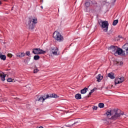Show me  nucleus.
<instances>
[{"label": "nucleus", "instance_id": "393cba45", "mask_svg": "<svg viewBox=\"0 0 128 128\" xmlns=\"http://www.w3.org/2000/svg\"><path fill=\"white\" fill-rule=\"evenodd\" d=\"M26 56H30V52L26 51Z\"/></svg>", "mask_w": 128, "mask_h": 128}, {"label": "nucleus", "instance_id": "aec40b11", "mask_svg": "<svg viewBox=\"0 0 128 128\" xmlns=\"http://www.w3.org/2000/svg\"><path fill=\"white\" fill-rule=\"evenodd\" d=\"M98 108H104V103H99Z\"/></svg>", "mask_w": 128, "mask_h": 128}, {"label": "nucleus", "instance_id": "473e14b6", "mask_svg": "<svg viewBox=\"0 0 128 128\" xmlns=\"http://www.w3.org/2000/svg\"><path fill=\"white\" fill-rule=\"evenodd\" d=\"M92 93L90 92V93H89V94H88V96H92Z\"/></svg>", "mask_w": 128, "mask_h": 128}, {"label": "nucleus", "instance_id": "4468645a", "mask_svg": "<svg viewBox=\"0 0 128 128\" xmlns=\"http://www.w3.org/2000/svg\"><path fill=\"white\" fill-rule=\"evenodd\" d=\"M86 92H88V88H84L80 90V94H84L86 93Z\"/></svg>", "mask_w": 128, "mask_h": 128}, {"label": "nucleus", "instance_id": "f704fd0d", "mask_svg": "<svg viewBox=\"0 0 128 128\" xmlns=\"http://www.w3.org/2000/svg\"><path fill=\"white\" fill-rule=\"evenodd\" d=\"M0 4H2V2H0Z\"/></svg>", "mask_w": 128, "mask_h": 128}, {"label": "nucleus", "instance_id": "a878e982", "mask_svg": "<svg viewBox=\"0 0 128 128\" xmlns=\"http://www.w3.org/2000/svg\"><path fill=\"white\" fill-rule=\"evenodd\" d=\"M7 82H12V78H8L7 80Z\"/></svg>", "mask_w": 128, "mask_h": 128}, {"label": "nucleus", "instance_id": "6ab92c4d", "mask_svg": "<svg viewBox=\"0 0 128 128\" xmlns=\"http://www.w3.org/2000/svg\"><path fill=\"white\" fill-rule=\"evenodd\" d=\"M116 64H117V66H122V64H124V62H122V61H116Z\"/></svg>", "mask_w": 128, "mask_h": 128}, {"label": "nucleus", "instance_id": "a211bd4d", "mask_svg": "<svg viewBox=\"0 0 128 128\" xmlns=\"http://www.w3.org/2000/svg\"><path fill=\"white\" fill-rule=\"evenodd\" d=\"M6 75L5 74L4 75H2V74H1V76H0V78L2 82H4V80H6Z\"/></svg>", "mask_w": 128, "mask_h": 128}, {"label": "nucleus", "instance_id": "4be33fe9", "mask_svg": "<svg viewBox=\"0 0 128 128\" xmlns=\"http://www.w3.org/2000/svg\"><path fill=\"white\" fill-rule=\"evenodd\" d=\"M102 22H104V21L100 19L98 20V24H100V26H102Z\"/></svg>", "mask_w": 128, "mask_h": 128}, {"label": "nucleus", "instance_id": "72a5a7b5", "mask_svg": "<svg viewBox=\"0 0 128 128\" xmlns=\"http://www.w3.org/2000/svg\"><path fill=\"white\" fill-rule=\"evenodd\" d=\"M41 8H44L42 7V6H41Z\"/></svg>", "mask_w": 128, "mask_h": 128}, {"label": "nucleus", "instance_id": "2f4dec72", "mask_svg": "<svg viewBox=\"0 0 128 128\" xmlns=\"http://www.w3.org/2000/svg\"><path fill=\"white\" fill-rule=\"evenodd\" d=\"M116 2V0H112V4H114V2Z\"/></svg>", "mask_w": 128, "mask_h": 128}, {"label": "nucleus", "instance_id": "bb28decb", "mask_svg": "<svg viewBox=\"0 0 128 128\" xmlns=\"http://www.w3.org/2000/svg\"><path fill=\"white\" fill-rule=\"evenodd\" d=\"M98 90V88H94L92 90H91L90 92L92 94V92H94V90Z\"/></svg>", "mask_w": 128, "mask_h": 128}, {"label": "nucleus", "instance_id": "c85d7f7f", "mask_svg": "<svg viewBox=\"0 0 128 128\" xmlns=\"http://www.w3.org/2000/svg\"><path fill=\"white\" fill-rule=\"evenodd\" d=\"M38 72V69H35L34 70V74H36V72Z\"/></svg>", "mask_w": 128, "mask_h": 128}, {"label": "nucleus", "instance_id": "0eeeda50", "mask_svg": "<svg viewBox=\"0 0 128 128\" xmlns=\"http://www.w3.org/2000/svg\"><path fill=\"white\" fill-rule=\"evenodd\" d=\"M50 50L54 56H58V48L54 46L50 47Z\"/></svg>", "mask_w": 128, "mask_h": 128}, {"label": "nucleus", "instance_id": "1a4fd4ad", "mask_svg": "<svg viewBox=\"0 0 128 128\" xmlns=\"http://www.w3.org/2000/svg\"><path fill=\"white\" fill-rule=\"evenodd\" d=\"M25 54H24V52H19L16 54V56H17V58H24V56Z\"/></svg>", "mask_w": 128, "mask_h": 128}, {"label": "nucleus", "instance_id": "412c9836", "mask_svg": "<svg viewBox=\"0 0 128 128\" xmlns=\"http://www.w3.org/2000/svg\"><path fill=\"white\" fill-rule=\"evenodd\" d=\"M40 56L36 55L34 56V60H40Z\"/></svg>", "mask_w": 128, "mask_h": 128}, {"label": "nucleus", "instance_id": "f03ea898", "mask_svg": "<svg viewBox=\"0 0 128 128\" xmlns=\"http://www.w3.org/2000/svg\"><path fill=\"white\" fill-rule=\"evenodd\" d=\"M106 114L108 116H112V120H117L118 118H120V116H124V112L121 113L120 110L118 109H113L112 110H109L106 112Z\"/></svg>", "mask_w": 128, "mask_h": 128}, {"label": "nucleus", "instance_id": "f3484780", "mask_svg": "<svg viewBox=\"0 0 128 128\" xmlns=\"http://www.w3.org/2000/svg\"><path fill=\"white\" fill-rule=\"evenodd\" d=\"M0 58L2 60H6V55L0 54Z\"/></svg>", "mask_w": 128, "mask_h": 128}, {"label": "nucleus", "instance_id": "7c9ffc66", "mask_svg": "<svg viewBox=\"0 0 128 128\" xmlns=\"http://www.w3.org/2000/svg\"><path fill=\"white\" fill-rule=\"evenodd\" d=\"M79 122H80V121H77V122H74V123L73 124H72V126H74V124H78Z\"/></svg>", "mask_w": 128, "mask_h": 128}, {"label": "nucleus", "instance_id": "cd10ccee", "mask_svg": "<svg viewBox=\"0 0 128 128\" xmlns=\"http://www.w3.org/2000/svg\"><path fill=\"white\" fill-rule=\"evenodd\" d=\"M92 110H98V106H94L92 107Z\"/></svg>", "mask_w": 128, "mask_h": 128}, {"label": "nucleus", "instance_id": "5701e85b", "mask_svg": "<svg viewBox=\"0 0 128 128\" xmlns=\"http://www.w3.org/2000/svg\"><path fill=\"white\" fill-rule=\"evenodd\" d=\"M118 20H114L112 24H113V26H116V24H118Z\"/></svg>", "mask_w": 128, "mask_h": 128}, {"label": "nucleus", "instance_id": "ddd939ff", "mask_svg": "<svg viewBox=\"0 0 128 128\" xmlns=\"http://www.w3.org/2000/svg\"><path fill=\"white\" fill-rule=\"evenodd\" d=\"M108 76L110 78H112V80H114V74L113 72H110L108 74Z\"/></svg>", "mask_w": 128, "mask_h": 128}, {"label": "nucleus", "instance_id": "dca6fc26", "mask_svg": "<svg viewBox=\"0 0 128 128\" xmlns=\"http://www.w3.org/2000/svg\"><path fill=\"white\" fill-rule=\"evenodd\" d=\"M75 98L76 100H82V94H77L75 95Z\"/></svg>", "mask_w": 128, "mask_h": 128}, {"label": "nucleus", "instance_id": "2eb2a0df", "mask_svg": "<svg viewBox=\"0 0 128 128\" xmlns=\"http://www.w3.org/2000/svg\"><path fill=\"white\" fill-rule=\"evenodd\" d=\"M114 84L116 85L118 84H121L120 79V78H116L114 80Z\"/></svg>", "mask_w": 128, "mask_h": 128}, {"label": "nucleus", "instance_id": "9d476101", "mask_svg": "<svg viewBox=\"0 0 128 128\" xmlns=\"http://www.w3.org/2000/svg\"><path fill=\"white\" fill-rule=\"evenodd\" d=\"M96 81L98 82H102V80L104 78V76H102V74H99L96 77Z\"/></svg>", "mask_w": 128, "mask_h": 128}, {"label": "nucleus", "instance_id": "c9c22d12", "mask_svg": "<svg viewBox=\"0 0 128 128\" xmlns=\"http://www.w3.org/2000/svg\"><path fill=\"white\" fill-rule=\"evenodd\" d=\"M120 38H122V36H120Z\"/></svg>", "mask_w": 128, "mask_h": 128}, {"label": "nucleus", "instance_id": "7ed1b4c3", "mask_svg": "<svg viewBox=\"0 0 128 128\" xmlns=\"http://www.w3.org/2000/svg\"><path fill=\"white\" fill-rule=\"evenodd\" d=\"M36 24H38V18L36 17L29 18L28 22L26 23V26H28L29 30H34Z\"/></svg>", "mask_w": 128, "mask_h": 128}, {"label": "nucleus", "instance_id": "39448f33", "mask_svg": "<svg viewBox=\"0 0 128 128\" xmlns=\"http://www.w3.org/2000/svg\"><path fill=\"white\" fill-rule=\"evenodd\" d=\"M34 54H44L46 51L38 48H34L32 52Z\"/></svg>", "mask_w": 128, "mask_h": 128}, {"label": "nucleus", "instance_id": "b1692460", "mask_svg": "<svg viewBox=\"0 0 128 128\" xmlns=\"http://www.w3.org/2000/svg\"><path fill=\"white\" fill-rule=\"evenodd\" d=\"M120 82L122 84V82H124V76H122L120 78Z\"/></svg>", "mask_w": 128, "mask_h": 128}, {"label": "nucleus", "instance_id": "423d86ee", "mask_svg": "<svg viewBox=\"0 0 128 128\" xmlns=\"http://www.w3.org/2000/svg\"><path fill=\"white\" fill-rule=\"evenodd\" d=\"M101 28H105L104 29V32H107L108 30V21H104L102 23V25H101Z\"/></svg>", "mask_w": 128, "mask_h": 128}, {"label": "nucleus", "instance_id": "9b49d317", "mask_svg": "<svg viewBox=\"0 0 128 128\" xmlns=\"http://www.w3.org/2000/svg\"><path fill=\"white\" fill-rule=\"evenodd\" d=\"M91 2H92V0H88L86 1L85 3V6L86 8H90V4Z\"/></svg>", "mask_w": 128, "mask_h": 128}, {"label": "nucleus", "instance_id": "6e6552de", "mask_svg": "<svg viewBox=\"0 0 128 128\" xmlns=\"http://www.w3.org/2000/svg\"><path fill=\"white\" fill-rule=\"evenodd\" d=\"M49 96L48 94L44 95L42 96H40L38 99V102H44L45 100H47V98H48Z\"/></svg>", "mask_w": 128, "mask_h": 128}, {"label": "nucleus", "instance_id": "c756f323", "mask_svg": "<svg viewBox=\"0 0 128 128\" xmlns=\"http://www.w3.org/2000/svg\"><path fill=\"white\" fill-rule=\"evenodd\" d=\"M8 58H12V54H8Z\"/></svg>", "mask_w": 128, "mask_h": 128}, {"label": "nucleus", "instance_id": "f8f14e48", "mask_svg": "<svg viewBox=\"0 0 128 128\" xmlns=\"http://www.w3.org/2000/svg\"><path fill=\"white\" fill-rule=\"evenodd\" d=\"M48 98H58V96L56 94H48Z\"/></svg>", "mask_w": 128, "mask_h": 128}, {"label": "nucleus", "instance_id": "f257e3e1", "mask_svg": "<svg viewBox=\"0 0 128 128\" xmlns=\"http://www.w3.org/2000/svg\"><path fill=\"white\" fill-rule=\"evenodd\" d=\"M122 49L114 46L109 48V50H111L112 54H114L116 56H126V54H128V43L124 44L122 46Z\"/></svg>", "mask_w": 128, "mask_h": 128}, {"label": "nucleus", "instance_id": "20e7f679", "mask_svg": "<svg viewBox=\"0 0 128 128\" xmlns=\"http://www.w3.org/2000/svg\"><path fill=\"white\" fill-rule=\"evenodd\" d=\"M53 38H54L56 40H58V42H62V40H64V36L58 31H56L54 32Z\"/></svg>", "mask_w": 128, "mask_h": 128}]
</instances>
